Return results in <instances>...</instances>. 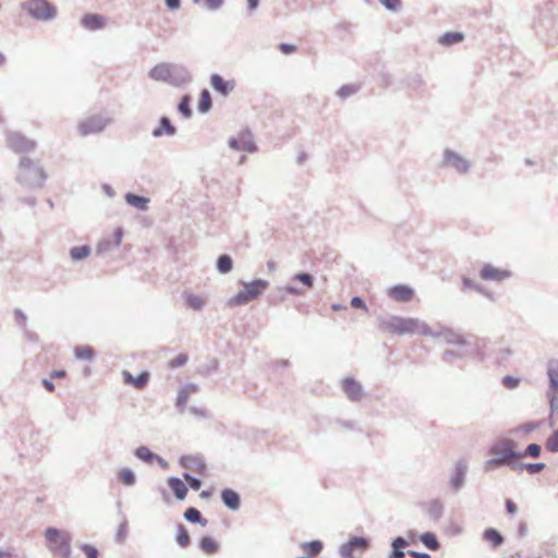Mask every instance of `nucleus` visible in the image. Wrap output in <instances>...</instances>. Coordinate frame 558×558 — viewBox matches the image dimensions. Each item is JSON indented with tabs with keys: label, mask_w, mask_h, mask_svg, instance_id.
<instances>
[{
	"label": "nucleus",
	"mask_w": 558,
	"mask_h": 558,
	"mask_svg": "<svg viewBox=\"0 0 558 558\" xmlns=\"http://www.w3.org/2000/svg\"><path fill=\"white\" fill-rule=\"evenodd\" d=\"M186 305L190 307V308H193L195 311H198L201 310L204 304H205V300L203 296L201 295H197V294H187L186 295Z\"/></svg>",
	"instance_id": "nucleus-32"
},
{
	"label": "nucleus",
	"mask_w": 558,
	"mask_h": 558,
	"mask_svg": "<svg viewBox=\"0 0 558 558\" xmlns=\"http://www.w3.org/2000/svg\"><path fill=\"white\" fill-rule=\"evenodd\" d=\"M546 447L550 451H558V432L548 439Z\"/></svg>",
	"instance_id": "nucleus-48"
},
{
	"label": "nucleus",
	"mask_w": 558,
	"mask_h": 558,
	"mask_svg": "<svg viewBox=\"0 0 558 558\" xmlns=\"http://www.w3.org/2000/svg\"><path fill=\"white\" fill-rule=\"evenodd\" d=\"M405 553L403 550L399 549H391L390 554L388 555V558H404Z\"/></svg>",
	"instance_id": "nucleus-58"
},
{
	"label": "nucleus",
	"mask_w": 558,
	"mask_h": 558,
	"mask_svg": "<svg viewBox=\"0 0 558 558\" xmlns=\"http://www.w3.org/2000/svg\"><path fill=\"white\" fill-rule=\"evenodd\" d=\"M483 539L489 542L493 548L501 546L505 542L502 534L494 527H488L483 532Z\"/></svg>",
	"instance_id": "nucleus-22"
},
{
	"label": "nucleus",
	"mask_w": 558,
	"mask_h": 558,
	"mask_svg": "<svg viewBox=\"0 0 558 558\" xmlns=\"http://www.w3.org/2000/svg\"><path fill=\"white\" fill-rule=\"evenodd\" d=\"M47 179L45 170L28 158H22L17 171V181L29 189L41 187Z\"/></svg>",
	"instance_id": "nucleus-3"
},
{
	"label": "nucleus",
	"mask_w": 558,
	"mask_h": 558,
	"mask_svg": "<svg viewBox=\"0 0 558 558\" xmlns=\"http://www.w3.org/2000/svg\"><path fill=\"white\" fill-rule=\"evenodd\" d=\"M293 280L302 282L305 286V290L313 287V278L307 274H299L294 276Z\"/></svg>",
	"instance_id": "nucleus-42"
},
{
	"label": "nucleus",
	"mask_w": 558,
	"mask_h": 558,
	"mask_svg": "<svg viewBox=\"0 0 558 558\" xmlns=\"http://www.w3.org/2000/svg\"><path fill=\"white\" fill-rule=\"evenodd\" d=\"M168 485L173 492L174 496L179 500H183L186 497L187 494V487L183 483V481L175 476H170L168 478Z\"/></svg>",
	"instance_id": "nucleus-20"
},
{
	"label": "nucleus",
	"mask_w": 558,
	"mask_h": 558,
	"mask_svg": "<svg viewBox=\"0 0 558 558\" xmlns=\"http://www.w3.org/2000/svg\"><path fill=\"white\" fill-rule=\"evenodd\" d=\"M506 510L510 514H514L517 512V506L511 499L506 500Z\"/></svg>",
	"instance_id": "nucleus-56"
},
{
	"label": "nucleus",
	"mask_w": 558,
	"mask_h": 558,
	"mask_svg": "<svg viewBox=\"0 0 558 558\" xmlns=\"http://www.w3.org/2000/svg\"><path fill=\"white\" fill-rule=\"evenodd\" d=\"M423 510L434 522H438L445 512L444 504L439 499H433L422 505Z\"/></svg>",
	"instance_id": "nucleus-14"
},
{
	"label": "nucleus",
	"mask_w": 558,
	"mask_h": 558,
	"mask_svg": "<svg viewBox=\"0 0 558 558\" xmlns=\"http://www.w3.org/2000/svg\"><path fill=\"white\" fill-rule=\"evenodd\" d=\"M73 260H81L90 254V248L86 245L73 247L70 252Z\"/></svg>",
	"instance_id": "nucleus-34"
},
{
	"label": "nucleus",
	"mask_w": 558,
	"mask_h": 558,
	"mask_svg": "<svg viewBox=\"0 0 558 558\" xmlns=\"http://www.w3.org/2000/svg\"><path fill=\"white\" fill-rule=\"evenodd\" d=\"M539 452H541V447L536 444H531L527 446L524 453H539Z\"/></svg>",
	"instance_id": "nucleus-59"
},
{
	"label": "nucleus",
	"mask_w": 558,
	"mask_h": 558,
	"mask_svg": "<svg viewBox=\"0 0 558 558\" xmlns=\"http://www.w3.org/2000/svg\"><path fill=\"white\" fill-rule=\"evenodd\" d=\"M183 517L186 521H189L191 523H198L202 526L207 525V520L205 518H203L201 511L197 510L196 508H193V507L187 508L184 511Z\"/></svg>",
	"instance_id": "nucleus-24"
},
{
	"label": "nucleus",
	"mask_w": 558,
	"mask_h": 558,
	"mask_svg": "<svg viewBox=\"0 0 558 558\" xmlns=\"http://www.w3.org/2000/svg\"><path fill=\"white\" fill-rule=\"evenodd\" d=\"M175 541L183 548L187 547L191 543L190 534L182 523L178 524Z\"/></svg>",
	"instance_id": "nucleus-29"
},
{
	"label": "nucleus",
	"mask_w": 558,
	"mask_h": 558,
	"mask_svg": "<svg viewBox=\"0 0 558 558\" xmlns=\"http://www.w3.org/2000/svg\"><path fill=\"white\" fill-rule=\"evenodd\" d=\"M420 541L430 550H438L440 548V543L438 542L437 536L432 532L421 534Z\"/></svg>",
	"instance_id": "nucleus-26"
},
{
	"label": "nucleus",
	"mask_w": 558,
	"mask_h": 558,
	"mask_svg": "<svg viewBox=\"0 0 558 558\" xmlns=\"http://www.w3.org/2000/svg\"><path fill=\"white\" fill-rule=\"evenodd\" d=\"M279 49L281 52H283L286 54L293 53L296 51V47L294 45H290V44H281L279 46Z\"/></svg>",
	"instance_id": "nucleus-52"
},
{
	"label": "nucleus",
	"mask_w": 558,
	"mask_h": 558,
	"mask_svg": "<svg viewBox=\"0 0 558 558\" xmlns=\"http://www.w3.org/2000/svg\"><path fill=\"white\" fill-rule=\"evenodd\" d=\"M183 477L192 489L198 490L201 488L202 481L198 477L192 476L189 472H184Z\"/></svg>",
	"instance_id": "nucleus-40"
},
{
	"label": "nucleus",
	"mask_w": 558,
	"mask_h": 558,
	"mask_svg": "<svg viewBox=\"0 0 558 558\" xmlns=\"http://www.w3.org/2000/svg\"><path fill=\"white\" fill-rule=\"evenodd\" d=\"M199 548L208 555H213L218 551V543L210 536H203L199 541Z\"/></svg>",
	"instance_id": "nucleus-25"
},
{
	"label": "nucleus",
	"mask_w": 558,
	"mask_h": 558,
	"mask_svg": "<svg viewBox=\"0 0 558 558\" xmlns=\"http://www.w3.org/2000/svg\"><path fill=\"white\" fill-rule=\"evenodd\" d=\"M463 39V35L461 33H447L440 37L439 41L444 45H452L460 43Z\"/></svg>",
	"instance_id": "nucleus-37"
},
{
	"label": "nucleus",
	"mask_w": 558,
	"mask_h": 558,
	"mask_svg": "<svg viewBox=\"0 0 558 558\" xmlns=\"http://www.w3.org/2000/svg\"><path fill=\"white\" fill-rule=\"evenodd\" d=\"M75 356L81 360H92L94 357V350L89 345L77 347L74 350Z\"/></svg>",
	"instance_id": "nucleus-35"
},
{
	"label": "nucleus",
	"mask_w": 558,
	"mask_h": 558,
	"mask_svg": "<svg viewBox=\"0 0 558 558\" xmlns=\"http://www.w3.org/2000/svg\"><path fill=\"white\" fill-rule=\"evenodd\" d=\"M287 291H288L289 293H292V294H302V293H304V292H305V290L298 289V288H295V287H288V288H287Z\"/></svg>",
	"instance_id": "nucleus-61"
},
{
	"label": "nucleus",
	"mask_w": 558,
	"mask_h": 558,
	"mask_svg": "<svg viewBox=\"0 0 558 558\" xmlns=\"http://www.w3.org/2000/svg\"><path fill=\"white\" fill-rule=\"evenodd\" d=\"M408 555L413 558H432L429 554L423 551L409 550Z\"/></svg>",
	"instance_id": "nucleus-55"
},
{
	"label": "nucleus",
	"mask_w": 558,
	"mask_h": 558,
	"mask_svg": "<svg viewBox=\"0 0 558 558\" xmlns=\"http://www.w3.org/2000/svg\"><path fill=\"white\" fill-rule=\"evenodd\" d=\"M9 146L15 153H27L35 148L36 143L22 134L14 133L8 138Z\"/></svg>",
	"instance_id": "nucleus-10"
},
{
	"label": "nucleus",
	"mask_w": 558,
	"mask_h": 558,
	"mask_svg": "<svg viewBox=\"0 0 558 558\" xmlns=\"http://www.w3.org/2000/svg\"><path fill=\"white\" fill-rule=\"evenodd\" d=\"M137 457L141 458L145 462H151L154 459H157V461L160 465H162V466L166 465V462L163 461V459L160 456H137Z\"/></svg>",
	"instance_id": "nucleus-50"
},
{
	"label": "nucleus",
	"mask_w": 558,
	"mask_h": 558,
	"mask_svg": "<svg viewBox=\"0 0 558 558\" xmlns=\"http://www.w3.org/2000/svg\"><path fill=\"white\" fill-rule=\"evenodd\" d=\"M186 361L187 356L185 354H180L175 359L171 360L169 365L170 367L174 368L184 365Z\"/></svg>",
	"instance_id": "nucleus-47"
},
{
	"label": "nucleus",
	"mask_w": 558,
	"mask_h": 558,
	"mask_svg": "<svg viewBox=\"0 0 558 558\" xmlns=\"http://www.w3.org/2000/svg\"><path fill=\"white\" fill-rule=\"evenodd\" d=\"M172 68L167 63L157 64L149 73L150 77L157 81H168L172 77Z\"/></svg>",
	"instance_id": "nucleus-19"
},
{
	"label": "nucleus",
	"mask_w": 558,
	"mask_h": 558,
	"mask_svg": "<svg viewBox=\"0 0 558 558\" xmlns=\"http://www.w3.org/2000/svg\"><path fill=\"white\" fill-rule=\"evenodd\" d=\"M78 548L85 554L86 558H99V551L94 545L82 543Z\"/></svg>",
	"instance_id": "nucleus-38"
},
{
	"label": "nucleus",
	"mask_w": 558,
	"mask_h": 558,
	"mask_svg": "<svg viewBox=\"0 0 558 558\" xmlns=\"http://www.w3.org/2000/svg\"><path fill=\"white\" fill-rule=\"evenodd\" d=\"M82 24H83L84 27H86V28H88L90 31H95V29L104 27L105 21H104V17L101 15H98V14H86L82 19Z\"/></svg>",
	"instance_id": "nucleus-23"
},
{
	"label": "nucleus",
	"mask_w": 558,
	"mask_h": 558,
	"mask_svg": "<svg viewBox=\"0 0 558 558\" xmlns=\"http://www.w3.org/2000/svg\"><path fill=\"white\" fill-rule=\"evenodd\" d=\"M187 399H189V393H187V391H186V390H184V389H183V390H181V391L179 392V395H178L177 404H178L179 407H183V405H185V404H186Z\"/></svg>",
	"instance_id": "nucleus-49"
},
{
	"label": "nucleus",
	"mask_w": 558,
	"mask_h": 558,
	"mask_svg": "<svg viewBox=\"0 0 558 558\" xmlns=\"http://www.w3.org/2000/svg\"><path fill=\"white\" fill-rule=\"evenodd\" d=\"M221 500L223 505L232 511L240 509L241 497L238 492L231 488H225L221 490Z\"/></svg>",
	"instance_id": "nucleus-15"
},
{
	"label": "nucleus",
	"mask_w": 558,
	"mask_h": 558,
	"mask_svg": "<svg viewBox=\"0 0 558 558\" xmlns=\"http://www.w3.org/2000/svg\"><path fill=\"white\" fill-rule=\"evenodd\" d=\"M251 10H254L258 5V0H247Z\"/></svg>",
	"instance_id": "nucleus-64"
},
{
	"label": "nucleus",
	"mask_w": 558,
	"mask_h": 558,
	"mask_svg": "<svg viewBox=\"0 0 558 558\" xmlns=\"http://www.w3.org/2000/svg\"><path fill=\"white\" fill-rule=\"evenodd\" d=\"M268 287V282L257 279L252 282L243 283V289L228 300V306L235 307L247 304L256 300Z\"/></svg>",
	"instance_id": "nucleus-5"
},
{
	"label": "nucleus",
	"mask_w": 558,
	"mask_h": 558,
	"mask_svg": "<svg viewBox=\"0 0 558 558\" xmlns=\"http://www.w3.org/2000/svg\"><path fill=\"white\" fill-rule=\"evenodd\" d=\"M65 377L64 371H54L51 373V378H63Z\"/></svg>",
	"instance_id": "nucleus-63"
},
{
	"label": "nucleus",
	"mask_w": 558,
	"mask_h": 558,
	"mask_svg": "<svg viewBox=\"0 0 558 558\" xmlns=\"http://www.w3.org/2000/svg\"><path fill=\"white\" fill-rule=\"evenodd\" d=\"M126 527H128V522H126V520L124 519V520L121 522V524H120V526H119V529H118V531H117V535H116V537H117V541H118V542H122V541L124 539V537H125V535H126Z\"/></svg>",
	"instance_id": "nucleus-46"
},
{
	"label": "nucleus",
	"mask_w": 558,
	"mask_h": 558,
	"mask_svg": "<svg viewBox=\"0 0 558 558\" xmlns=\"http://www.w3.org/2000/svg\"><path fill=\"white\" fill-rule=\"evenodd\" d=\"M527 534V524L525 522H520L518 526V535L519 537H524Z\"/></svg>",
	"instance_id": "nucleus-57"
},
{
	"label": "nucleus",
	"mask_w": 558,
	"mask_h": 558,
	"mask_svg": "<svg viewBox=\"0 0 558 558\" xmlns=\"http://www.w3.org/2000/svg\"><path fill=\"white\" fill-rule=\"evenodd\" d=\"M342 389L353 401H357L362 397V386L353 378H345L342 381Z\"/></svg>",
	"instance_id": "nucleus-18"
},
{
	"label": "nucleus",
	"mask_w": 558,
	"mask_h": 558,
	"mask_svg": "<svg viewBox=\"0 0 558 558\" xmlns=\"http://www.w3.org/2000/svg\"><path fill=\"white\" fill-rule=\"evenodd\" d=\"M301 547L308 553L311 556H317L323 550V542L315 539L307 543H303Z\"/></svg>",
	"instance_id": "nucleus-30"
},
{
	"label": "nucleus",
	"mask_w": 558,
	"mask_h": 558,
	"mask_svg": "<svg viewBox=\"0 0 558 558\" xmlns=\"http://www.w3.org/2000/svg\"><path fill=\"white\" fill-rule=\"evenodd\" d=\"M469 463L464 459L454 462L449 472V486L453 493H459L465 485Z\"/></svg>",
	"instance_id": "nucleus-6"
},
{
	"label": "nucleus",
	"mask_w": 558,
	"mask_h": 558,
	"mask_svg": "<svg viewBox=\"0 0 558 558\" xmlns=\"http://www.w3.org/2000/svg\"><path fill=\"white\" fill-rule=\"evenodd\" d=\"M408 546H409V542L402 536H397L391 542V548H393V549L402 550L403 548H405Z\"/></svg>",
	"instance_id": "nucleus-43"
},
{
	"label": "nucleus",
	"mask_w": 558,
	"mask_h": 558,
	"mask_svg": "<svg viewBox=\"0 0 558 558\" xmlns=\"http://www.w3.org/2000/svg\"><path fill=\"white\" fill-rule=\"evenodd\" d=\"M106 124H107V121L105 119H102L101 117L95 116V117H90V118L86 119L85 121H83L78 125V130L82 135H88L92 133H97V132L102 131L104 128L106 126Z\"/></svg>",
	"instance_id": "nucleus-12"
},
{
	"label": "nucleus",
	"mask_w": 558,
	"mask_h": 558,
	"mask_svg": "<svg viewBox=\"0 0 558 558\" xmlns=\"http://www.w3.org/2000/svg\"><path fill=\"white\" fill-rule=\"evenodd\" d=\"M175 132L174 126L170 123L168 118H161L160 126L153 131V135L158 137L163 134L173 135Z\"/></svg>",
	"instance_id": "nucleus-28"
},
{
	"label": "nucleus",
	"mask_w": 558,
	"mask_h": 558,
	"mask_svg": "<svg viewBox=\"0 0 558 558\" xmlns=\"http://www.w3.org/2000/svg\"><path fill=\"white\" fill-rule=\"evenodd\" d=\"M180 465L199 475H205L207 470V464L203 456H180Z\"/></svg>",
	"instance_id": "nucleus-9"
},
{
	"label": "nucleus",
	"mask_w": 558,
	"mask_h": 558,
	"mask_svg": "<svg viewBox=\"0 0 558 558\" xmlns=\"http://www.w3.org/2000/svg\"><path fill=\"white\" fill-rule=\"evenodd\" d=\"M122 376L124 384L131 385L136 389L145 388L149 380L148 372H142L138 376L134 377L130 372L124 371Z\"/></svg>",
	"instance_id": "nucleus-16"
},
{
	"label": "nucleus",
	"mask_w": 558,
	"mask_h": 558,
	"mask_svg": "<svg viewBox=\"0 0 558 558\" xmlns=\"http://www.w3.org/2000/svg\"><path fill=\"white\" fill-rule=\"evenodd\" d=\"M388 295L397 302H409L414 298V290L405 284H397L388 290Z\"/></svg>",
	"instance_id": "nucleus-13"
},
{
	"label": "nucleus",
	"mask_w": 558,
	"mask_h": 558,
	"mask_svg": "<svg viewBox=\"0 0 558 558\" xmlns=\"http://www.w3.org/2000/svg\"><path fill=\"white\" fill-rule=\"evenodd\" d=\"M379 2L390 11H397L401 5V0H379Z\"/></svg>",
	"instance_id": "nucleus-44"
},
{
	"label": "nucleus",
	"mask_w": 558,
	"mask_h": 558,
	"mask_svg": "<svg viewBox=\"0 0 558 558\" xmlns=\"http://www.w3.org/2000/svg\"><path fill=\"white\" fill-rule=\"evenodd\" d=\"M43 385L45 386V388H46L48 391H50V392L54 391V386H53V384H52L51 381H49V380H47V379H44V380H43Z\"/></svg>",
	"instance_id": "nucleus-62"
},
{
	"label": "nucleus",
	"mask_w": 558,
	"mask_h": 558,
	"mask_svg": "<svg viewBox=\"0 0 558 558\" xmlns=\"http://www.w3.org/2000/svg\"><path fill=\"white\" fill-rule=\"evenodd\" d=\"M380 328L391 335H430L429 327L416 318H404L400 316H390L385 319Z\"/></svg>",
	"instance_id": "nucleus-1"
},
{
	"label": "nucleus",
	"mask_w": 558,
	"mask_h": 558,
	"mask_svg": "<svg viewBox=\"0 0 558 558\" xmlns=\"http://www.w3.org/2000/svg\"><path fill=\"white\" fill-rule=\"evenodd\" d=\"M369 548V541L364 536H351L347 543H343L339 548V554L342 558H354L353 551H366Z\"/></svg>",
	"instance_id": "nucleus-8"
},
{
	"label": "nucleus",
	"mask_w": 558,
	"mask_h": 558,
	"mask_svg": "<svg viewBox=\"0 0 558 558\" xmlns=\"http://www.w3.org/2000/svg\"><path fill=\"white\" fill-rule=\"evenodd\" d=\"M44 537L48 550L58 558H71L72 535L66 530L49 526L44 531Z\"/></svg>",
	"instance_id": "nucleus-2"
},
{
	"label": "nucleus",
	"mask_w": 558,
	"mask_h": 558,
	"mask_svg": "<svg viewBox=\"0 0 558 558\" xmlns=\"http://www.w3.org/2000/svg\"><path fill=\"white\" fill-rule=\"evenodd\" d=\"M481 278L485 281H502L510 277V271L497 268L493 265H484L481 269Z\"/></svg>",
	"instance_id": "nucleus-11"
},
{
	"label": "nucleus",
	"mask_w": 558,
	"mask_h": 558,
	"mask_svg": "<svg viewBox=\"0 0 558 558\" xmlns=\"http://www.w3.org/2000/svg\"><path fill=\"white\" fill-rule=\"evenodd\" d=\"M232 259L228 255H221L217 260V268L222 274L229 272L232 269Z\"/></svg>",
	"instance_id": "nucleus-33"
},
{
	"label": "nucleus",
	"mask_w": 558,
	"mask_h": 558,
	"mask_svg": "<svg viewBox=\"0 0 558 558\" xmlns=\"http://www.w3.org/2000/svg\"><path fill=\"white\" fill-rule=\"evenodd\" d=\"M166 4L169 9L175 10L180 7V0H166Z\"/></svg>",
	"instance_id": "nucleus-60"
},
{
	"label": "nucleus",
	"mask_w": 558,
	"mask_h": 558,
	"mask_svg": "<svg viewBox=\"0 0 558 558\" xmlns=\"http://www.w3.org/2000/svg\"><path fill=\"white\" fill-rule=\"evenodd\" d=\"M211 107V97H210V94L207 89H204L202 93H201V98H199V101H198V110L201 112H206L210 109Z\"/></svg>",
	"instance_id": "nucleus-36"
},
{
	"label": "nucleus",
	"mask_w": 558,
	"mask_h": 558,
	"mask_svg": "<svg viewBox=\"0 0 558 558\" xmlns=\"http://www.w3.org/2000/svg\"><path fill=\"white\" fill-rule=\"evenodd\" d=\"M351 305L355 308H363L365 311H367V307L366 305L364 304L363 300L359 296H354L352 300H351Z\"/></svg>",
	"instance_id": "nucleus-53"
},
{
	"label": "nucleus",
	"mask_w": 558,
	"mask_h": 558,
	"mask_svg": "<svg viewBox=\"0 0 558 558\" xmlns=\"http://www.w3.org/2000/svg\"><path fill=\"white\" fill-rule=\"evenodd\" d=\"M502 445H504L502 453H509V454L515 453L514 446L510 440H504Z\"/></svg>",
	"instance_id": "nucleus-54"
},
{
	"label": "nucleus",
	"mask_w": 558,
	"mask_h": 558,
	"mask_svg": "<svg viewBox=\"0 0 558 558\" xmlns=\"http://www.w3.org/2000/svg\"><path fill=\"white\" fill-rule=\"evenodd\" d=\"M190 97L189 96H184L182 97L180 104H179V111L185 117V118H190L191 114H192V110L190 108Z\"/></svg>",
	"instance_id": "nucleus-39"
},
{
	"label": "nucleus",
	"mask_w": 558,
	"mask_h": 558,
	"mask_svg": "<svg viewBox=\"0 0 558 558\" xmlns=\"http://www.w3.org/2000/svg\"><path fill=\"white\" fill-rule=\"evenodd\" d=\"M25 8L27 12L39 20H49L56 15V9L46 0H29Z\"/></svg>",
	"instance_id": "nucleus-7"
},
{
	"label": "nucleus",
	"mask_w": 558,
	"mask_h": 558,
	"mask_svg": "<svg viewBox=\"0 0 558 558\" xmlns=\"http://www.w3.org/2000/svg\"><path fill=\"white\" fill-rule=\"evenodd\" d=\"M214 89L223 96L229 95L234 88V81H225L220 75L214 74L210 77Z\"/></svg>",
	"instance_id": "nucleus-17"
},
{
	"label": "nucleus",
	"mask_w": 558,
	"mask_h": 558,
	"mask_svg": "<svg viewBox=\"0 0 558 558\" xmlns=\"http://www.w3.org/2000/svg\"><path fill=\"white\" fill-rule=\"evenodd\" d=\"M445 162L447 166L453 167L460 172H465L468 170L466 161L454 153L447 151L445 155Z\"/></svg>",
	"instance_id": "nucleus-21"
},
{
	"label": "nucleus",
	"mask_w": 558,
	"mask_h": 558,
	"mask_svg": "<svg viewBox=\"0 0 558 558\" xmlns=\"http://www.w3.org/2000/svg\"><path fill=\"white\" fill-rule=\"evenodd\" d=\"M550 384L555 389H558V363L553 364L548 371Z\"/></svg>",
	"instance_id": "nucleus-41"
},
{
	"label": "nucleus",
	"mask_w": 558,
	"mask_h": 558,
	"mask_svg": "<svg viewBox=\"0 0 558 558\" xmlns=\"http://www.w3.org/2000/svg\"><path fill=\"white\" fill-rule=\"evenodd\" d=\"M118 480L126 486H134L136 483V475L131 469L123 468L118 472Z\"/></svg>",
	"instance_id": "nucleus-27"
},
{
	"label": "nucleus",
	"mask_w": 558,
	"mask_h": 558,
	"mask_svg": "<svg viewBox=\"0 0 558 558\" xmlns=\"http://www.w3.org/2000/svg\"><path fill=\"white\" fill-rule=\"evenodd\" d=\"M521 456H495L486 462L485 469L493 471L499 466L508 465L513 471H526L530 474H537L546 466L543 462L523 463L518 460Z\"/></svg>",
	"instance_id": "nucleus-4"
},
{
	"label": "nucleus",
	"mask_w": 558,
	"mask_h": 558,
	"mask_svg": "<svg viewBox=\"0 0 558 558\" xmlns=\"http://www.w3.org/2000/svg\"><path fill=\"white\" fill-rule=\"evenodd\" d=\"M125 199H126L128 204H130L138 209L144 210L147 208L148 199L145 197L129 193V194H126Z\"/></svg>",
	"instance_id": "nucleus-31"
},
{
	"label": "nucleus",
	"mask_w": 558,
	"mask_h": 558,
	"mask_svg": "<svg viewBox=\"0 0 558 558\" xmlns=\"http://www.w3.org/2000/svg\"><path fill=\"white\" fill-rule=\"evenodd\" d=\"M209 10H217L222 5L223 0H204Z\"/></svg>",
	"instance_id": "nucleus-51"
},
{
	"label": "nucleus",
	"mask_w": 558,
	"mask_h": 558,
	"mask_svg": "<svg viewBox=\"0 0 558 558\" xmlns=\"http://www.w3.org/2000/svg\"><path fill=\"white\" fill-rule=\"evenodd\" d=\"M502 384L508 389H514L519 385V379L512 376H505L502 378Z\"/></svg>",
	"instance_id": "nucleus-45"
}]
</instances>
